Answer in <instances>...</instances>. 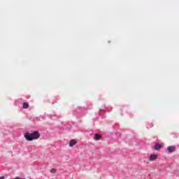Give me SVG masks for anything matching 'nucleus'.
I'll list each match as a JSON object with an SVG mask.
<instances>
[{
  "instance_id": "nucleus-1",
  "label": "nucleus",
  "mask_w": 179,
  "mask_h": 179,
  "mask_svg": "<svg viewBox=\"0 0 179 179\" xmlns=\"http://www.w3.org/2000/svg\"><path fill=\"white\" fill-rule=\"evenodd\" d=\"M25 139L29 141H34V139H38L40 138V132L38 131H36L34 133H25L24 135Z\"/></svg>"
},
{
  "instance_id": "nucleus-2",
  "label": "nucleus",
  "mask_w": 179,
  "mask_h": 179,
  "mask_svg": "<svg viewBox=\"0 0 179 179\" xmlns=\"http://www.w3.org/2000/svg\"><path fill=\"white\" fill-rule=\"evenodd\" d=\"M167 150L169 153H173V152L176 151V146L170 145L167 148Z\"/></svg>"
},
{
  "instance_id": "nucleus-3",
  "label": "nucleus",
  "mask_w": 179,
  "mask_h": 179,
  "mask_svg": "<svg viewBox=\"0 0 179 179\" xmlns=\"http://www.w3.org/2000/svg\"><path fill=\"white\" fill-rule=\"evenodd\" d=\"M76 143H77L76 141H75V139H72L70 141L69 146L70 148H72L73 146H75V145H76Z\"/></svg>"
},
{
  "instance_id": "nucleus-4",
  "label": "nucleus",
  "mask_w": 179,
  "mask_h": 179,
  "mask_svg": "<svg viewBox=\"0 0 179 179\" xmlns=\"http://www.w3.org/2000/svg\"><path fill=\"white\" fill-rule=\"evenodd\" d=\"M156 159H157V155H152L150 156V162H153V160H156Z\"/></svg>"
},
{
  "instance_id": "nucleus-5",
  "label": "nucleus",
  "mask_w": 179,
  "mask_h": 179,
  "mask_svg": "<svg viewBox=\"0 0 179 179\" xmlns=\"http://www.w3.org/2000/svg\"><path fill=\"white\" fill-rule=\"evenodd\" d=\"M162 149V144L157 143L155 145V150H160Z\"/></svg>"
},
{
  "instance_id": "nucleus-6",
  "label": "nucleus",
  "mask_w": 179,
  "mask_h": 179,
  "mask_svg": "<svg viewBox=\"0 0 179 179\" xmlns=\"http://www.w3.org/2000/svg\"><path fill=\"white\" fill-rule=\"evenodd\" d=\"M22 108L24 109H26V108H29V103L27 102H24L23 104H22Z\"/></svg>"
},
{
  "instance_id": "nucleus-7",
  "label": "nucleus",
  "mask_w": 179,
  "mask_h": 179,
  "mask_svg": "<svg viewBox=\"0 0 179 179\" xmlns=\"http://www.w3.org/2000/svg\"><path fill=\"white\" fill-rule=\"evenodd\" d=\"M50 173L55 174V173H57V169L52 168V169H50Z\"/></svg>"
},
{
  "instance_id": "nucleus-8",
  "label": "nucleus",
  "mask_w": 179,
  "mask_h": 179,
  "mask_svg": "<svg viewBox=\"0 0 179 179\" xmlns=\"http://www.w3.org/2000/svg\"><path fill=\"white\" fill-rule=\"evenodd\" d=\"M95 138H96V139H98V140H99V139H101V135H99V134H96V135H95Z\"/></svg>"
},
{
  "instance_id": "nucleus-9",
  "label": "nucleus",
  "mask_w": 179,
  "mask_h": 179,
  "mask_svg": "<svg viewBox=\"0 0 179 179\" xmlns=\"http://www.w3.org/2000/svg\"><path fill=\"white\" fill-rule=\"evenodd\" d=\"M0 179H5V176H1Z\"/></svg>"
}]
</instances>
